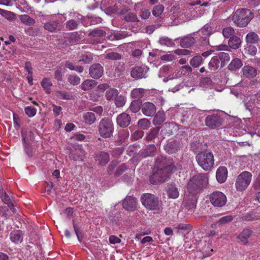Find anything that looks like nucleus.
<instances>
[{
    "mask_svg": "<svg viewBox=\"0 0 260 260\" xmlns=\"http://www.w3.org/2000/svg\"><path fill=\"white\" fill-rule=\"evenodd\" d=\"M181 169V166L177 164L176 166L172 165H167L162 168L157 169L150 178V182L152 184L164 182L169 178L171 173L175 170Z\"/></svg>",
    "mask_w": 260,
    "mask_h": 260,
    "instance_id": "nucleus-1",
    "label": "nucleus"
},
{
    "mask_svg": "<svg viewBox=\"0 0 260 260\" xmlns=\"http://www.w3.org/2000/svg\"><path fill=\"white\" fill-rule=\"evenodd\" d=\"M209 177L207 174H198L193 176L188 183L187 189L190 193L200 191L208 184Z\"/></svg>",
    "mask_w": 260,
    "mask_h": 260,
    "instance_id": "nucleus-2",
    "label": "nucleus"
},
{
    "mask_svg": "<svg viewBox=\"0 0 260 260\" xmlns=\"http://www.w3.org/2000/svg\"><path fill=\"white\" fill-rule=\"evenodd\" d=\"M253 17V13L249 10L240 9L234 13L232 19L236 26L243 27L246 26Z\"/></svg>",
    "mask_w": 260,
    "mask_h": 260,
    "instance_id": "nucleus-3",
    "label": "nucleus"
},
{
    "mask_svg": "<svg viewBox=\"0 0 260 260\" xmlns=\"http://www.w3.org/2000/svg\"><path fill=\"white\" fill-rule=\"evenodd\" d=\"M196 160L199 165L205 171L211 170L214 166V156L210 152L204 151L199 153L196 156Z\"/></svg>",
    "mask_w": 260,
    "mask_h": 260,
    "instance_id": "nucleus-4",
    "label": "nucleus"
},
{
    "mask_svg": "<svg viewBox=\"0 0 260 260\" xmlns=\"http://www.w3.org/2000/svg\"><path fill=\"white\" fill-rule=\"evenodd\" d=\"M142 204L148 209L159 211L161 209L158 198L150 193L143 194L141 197Z\"/></svg>",
    "mask_w": 260,
    "mask_h": 260,
    "instance_id": "nucleus-5",
    "label": "nucleus"
},
{
    "mask_svg": "<svg viewBox=\"0 0 260 260\" xmlns=\"http://www.w3.org/2000/svg\"><path fill=\"white\" fill-rule=\"evenodd\" d=\"M252 178V174L248 171L241 173L237 177L235 187L239 191L246 190L250 184Z\"/></svg>",
    "mask_w": 260,
    "mask_h": 260,
    "instance_id": "nucleus-6",
    "label": "nucleus"
},
{
    "mask_svg": "<svg viewBox=\"0 0 260 260\" xmlns=\"http://www.w3.org/2000/svg\"><path fill=\"white\" fill-rule=\"evenodd\" d=\"M114 130L113 124L109 118H103L100 122L99 131L100 135L105 138H110Z\"/></svg>",
    "mask_w": 260,
    "mask_h": 260,
    "instance_id": "nucleus-7",
    "label": "nucleus"
},
{
    "mask_svg": "<svg viewBox=\"0 0 260 260\" xmlns=\"http://www.w3.org/2000/svg\"><path fill=\"white\" fill-rule=\"evenodd\" d=\"M209 199L211 204L215 207H222L227 201L225 195L219 191H214L211 193Z\"/></svg>",
    "mask_w": 260,
    "mask_h": 260,
    "instance_id": "nucleus-8",
    "label": "nucleus"
},
{
    "mask_svg": "<svg viewBox=\"0 0 260 260\" xmlns=\"http://www.w3.org/2000/svg\"><path fill=\"white\" fill-rule=\"evenodd\" d=\"M206 125L210 128H215L222 124V118L218 114L208 116L205 120Z\"/></svg>",
    "mask_w": 260,
    "mask_h": 260,
    "instance_id": "nucleus-9",
    "label": "nucleus"
},
{
    "mask_svg": "<svg viewBox=\"0 0 260 260\" xmlns=\"http://www.w3.org/2000/svg\"><path fill=\"white\" fill-rule=\"evenodd\" d=\"M69 157L75 160L83 161L85 158V152L82 146H76L75 149L69 154Z\"/></svg>",
    "mask_w": 260,
    "mask_h": 260,
    "instance_id": "nucleus-10",
    "label": "nucleus"
},
{
    "mask_svg": "<svg viewBox=\"0 0 260 260\" xmlns=\"http://www.w3.org/2000/svg\"><path fill=\"white\" fill-rule=\"evenodd\" d=\"M90 76L94 79H99L102 76L104 72L103 67L99 63L92 65L89 70Z\"/></svg>",
    "mask_w": 260,
    "mask_h": 260,
    "instance_id": "nucleus-11",
    "label": "nucleus"
},
{
    "mask_svg": "<svg viewBox=\"0 0 260 260\" xmlns=\"http://www.w3.org/2000/svg\"><path fill=\"white\" fill-rule=\"evenodd\" d=\"M142 113L146 116H152L156 112L155 106L152 103H144L141 106Z\"/></svg>",
    "mask_w": 260,
    "mask_h": 260,
    "instance_id": "nucleus-12",
    "label": "nucleus"
},
{
    "mask_svg": "<svg viewBox=\"0 0 260 260\" xmlns=\"http://www.w3.org/2000/svg\"><path fill=\"white\" fill-rule=\"evenodd\" d=\"M148 69L145 67H135L131 71V76L133 78L138 79L146 77Z\"/></svg>",
    "mask_w": 260,
    "mask_h": 260,
    "instance_id": "nucleus-13",
    "label": "nucleus"
},
{
    "mask_svg": "<svg viewBox=\"0 0 260 260\" xmlns=\"http://www.w3.org/2000/svg\"><path fill=\"white\" fill-rule=\"evenodd\" d=\"M123 208L129 211H134L137 206V200L133 197H127L122 203Z\"/></svg>",
    "mask_w": 260,
    "mask_h": 260,
    "instance_id": "nucleus-14",
    "label": "nucleus"
},
{
    "mask_svg": "<svg viewBox=\"0 0 260 260\" xmlns=\"http://www.w3.org/2000/svg\"><path fill=\"white\" fill-rule=\"evenodd\" d=\"M95 161L101 166H105L110 160L109 155L105 152H99L95 155Z\"/></svg>",
    "mask_w": 260,
    "mask_h": 260,
    "instance_id": "nucleus-15",
    "label": "nucleus"
},
{
    "mask_svg": "<svg viewBox=\"0 0 260 260\" xmlns=\"http://www.w3.org/2000/svg\"><path fill=\"white\" fill-rule=\"evenodd\" d=\"M116 120L118 125L121 127H125L129 124L131 117L127 113H122L117 116Z\"/></svg>",
    "mask_w": 260,
    "mask_h": 260,
    "instance_id": "nucleus-16",
    "label": "nucleus"
},
{
    "mask_svg": "<svg viewBox=\"0 0 260 260\" xmlns=\"http://www.w3.org/2000/svg\"><path fill=\"white\" fill-rule=\"evenodd\" d=\"M227 175L228 171L225 167H220L216 171V179L220 183H223L225 181Z\"/></svg>",
    "mask_w": 260,
    "mask_h": 260,
    "instance_id": "nucleus-17",
    "label": "nucleus"
},
{
    "mask_svg": "<svg viewBox=\"0 0 260 260\" xmlns=\"http://www.w3.org/2000/svg\"><path fill=\"white\" fill-rule=\"evenodd\" d=\"M243 75L248 78H253L257 75L256 70L253 67L246 66L242 69Z\"/></svg>",
    "mask_w": 260,
    "mask_h": 260,
    "instance_id": "nucleus-18",
    "label": "nucleus"
},
{
    "mask_svg": "<svg viewBox=\"0 0 260 260\" xmlns=\"http://www.w3.org/2000/svg\"><path fill=\"white\" fill-rule=\"evenodd\" d=\"M10 238L11 241L15 244H18L22 241L23 233L20 230L14 231L10 233Z\"/></svg>",
    "mask_w": 260,
    "mask_h": 260,
    "instance_id": "nucleus-19",
    "label": "nucleus"
},
{
    "mask_svg": "<svg viewBox=\"0 0 260 260\" xmlns=\"http://www.w3.org/2000/svg\"><path fill=\"white\" fill-rule=\"evenodd\" d=\"M167 192L169 198L173 199L178 198L179 196V190L174 184H170L168 186Z\"/></svg>",
    "mask_w": 260,
    "mask_h": 260,
    "instance_id": "nucleus-20",
    "label": "nucleus"
},
{
    "mask_svg": "<svg viewBox=\"0 0 260 260\" xmlns=\"http://www.w3.org/2000/svg\"><path fill=\"white\" fill-rule=\"evenodd\" d=\"M44 27L45 30L52 32H56L60 30L58 22L54 21L46 22L44 24Z\"/></svg>",
    "mask_w": 260,
    "mask_h": 260,
    "instance_id": "nucleus-21",
    "label": "nucleus"
},
{
    "mask_svg": "<svg viewBox=\"0 0 260 260\" xmlns=\"http://www.w3.org/2000/svg\"><path fill=\"white\" fill-rule=\"evenodd\" d=\"M97 84V82L92 79H87L84 80L80 85L83 90H89L93 88Z\"/></svg>",
    "mask_w": 260,
    "mask_h": 260,
    "instance_id": "nucleus-22",
    "label": "nucleus"
},
{
    "mask_svg": "<svg viewBox=\"0 0 260 260\" xmlns=\"http://www.w3.org/2000/svg\"><path fill=\"white\" fill-rule=\"evenodd\" d=\"M0 197L2 199V201L5 204H7L8 206L10 208V209L13 212H15V209L13 205L11 203V200L10 197L3 190L1 191Z\"/></svg>",
    "mask_w": 260,
    "mask_h": 260,
    "instance_id": "nucleus-23",
    "label": "nucleus"
},
{
    "mask_svg": "<svg viewBox=\"0 0 260 260\" xmlns=\"http://www.w3.org/2000/svg\"><path fill=\"white\" fill-rule=\"evenodd\" d=\"M260 105V95L255 94L251 101H249L245 104L246 109L251 111L254 105Z\"/></svg>",
    "mask_w": 260,
    "mask_h": 260,
    "instance_id": "nucleus-24",
    "label": "nucleus"
},
{
    "mask_svg": "<svg viewBox=\"0 0 260 260\" xmlns=\"http://www.w3.org/2000/svg\"><path fill=\"white\" fill-rule=\"evenodd\" d=\"M252 232L249 229H244L238 237V239L243 244L247 243L248 239L250 237Z\"/></svg>",
    "mask_w": 260,
    "mask_h": 260,
    "instance_id": "nucleus-25",
    "label": "nucleus"
},
{
    "mask_svg": "<svg viewBox=\"0 0 260 260\" xmlns=\"http://www.w3.org/2000/svg\"><path fill=\"white\" fill-rule=\"evenodd\" d=\"M41 84L46 93L48 94L50 93L51 87L52 86V83L50 78H44L41 81Z\"/></svg>",
    "mask_w": 260,
    "mask_h": 260,
    "instance_id": "nucleus-26",
    "label": "nucleus"
},
{
    "mask_svg": "<svg viewBox=\"0 0 260 260\" xmlns=\"http://www.w3.org/2000/svg\"><path fill=\"white\" fill-rule=\"evenodd\" d=\"M241 43V39L236 36L232 37L228 42L229 47L234 49L238 48L240 46Z\"/></svg>",
    "mask_w": 260,
    "mask_h": 260,
    "instance_id": "nucleus-27",
    "label": "nucleus"
},
{
    "mask_svg": "<svg viewBox=\"0 0 260 260\" xmlns=\"http://www.w3.org/2000/svg\"><path fill=\"white\" fill-rule=\"evenodd\" d=\"M194 39L193 37L187 36L181 40L180 45L184 48H188L194 43Z\"/></svg>",
    "mask_w": 260,
    "mask_h": 260,
    "instance_id": "nucleus-28",
    "label": "nucleus"
},
{
    "mask_svg": "<svg viewBox=\"0 0 260 260\" xmlns=\"http://www.w3.org/2000/svg\"><path fill=\"white\" fill-rule=\"evenodd\" d=\"M118 94V91L116 89L111 88L106 91L105 97L107 100L112 101L114 100Z\"/></svg>",
    "mask_w": 260,
    "mask_h": 260,
    "instance_id": "nucleus-29",
    "label": "nucleus"
},
{
    "mask_svg": "<svg viewBox=\"0 0 260 260\" xmlns=\"http://www.w3.org/2000/svg\"><path fill=\"white\" fill-rule=\"evenodd\" d=\"M242 66V62L240 59L235 58L231 62L229 66V69L231 71H237Z\"/></svg>",
    "mask_w": 260,
    "mask_h": 260,
    "instance_id": "nucleus-30",
    "label": "nucleus"
},
{
    "mask_svg": "<svg viewBox=\"0 0 260 260\" xmlns=\"http://www.w3.org/2000/svg\"><path fill=\"white\" fill-rule=\"evenodd\" d=\"M219 63L218 57L217 56H213L209 62V69L211 71H215L218 68Z\"/></svg>",
    "mask_w": 260,
    "mask_h": 260,
    "instance_id": "nucleus-31",
    "label": "nucleus"
},
{
    "mask_svg": "<svg viewBox=\"0 0 260 260\" xmlns=\"http://www.w3.org/2000/svg\"><path fill=\"white\" fill-rule=\"evenodd\" d=\"M166 119L165 113L158 111L154 117L153 123L155 125L161 124Z\"/></svg>",
    "mask_w": 260,
    "mask_h": 260,
    "instance_id": "nucleus-32",
    "label": "nucleus"
},
{
    "mask_svg": "<svg viewBox=\"0 0 260 260\" xmlns=\"http://www.w3.org/2000/svg\"><path fill=\"white\" fill-rule=\"evenodd\" d=\"M259 40L258 36L254 32L248 33L246 36V41L248 44L256 43Z\"/></svg>",
    "mask_w": 260,
    "mask_h": 260,
    "instance_id": "nucleus-33",
    "label": "nucleus"
},
{
    "mask_svg": "<svg viewBox=\"0 0 260 260\" xmlns=\"http://www.w3.org/2000/svg\"><path fill=\"white\" fill-rule=\"evenodd\" d=\"M145 93L143 88H135L132 90L131 96L133 99H140L144 96Z\"/></svg>",
    "mask_w": 260,
    "mask_h": 260,
    "instance_id": "nucleus-34",
    "label": "nucleus"
},
{
    "mask_svg": "<svg viewBox=\"0 0 260 260\" xmlns=\"http://www.w3.org/2000/svg\"><path fill=\"white\" fill-rule=\"evenodd\" d=\"M0 15L9 21H12L16 17V15L13 12L2 9H0Z\"/></svg>",
    "mask_w": 260,
    "mask_h": 260,
    "instance_id": "nucleus-35",
    "label": "nucleus"
},
{
    "mask_svg": "<svg viewBox=\"0 0 260 260\" xmlns=\"http://www.w3.org/2000/svg\"><path fill=\"white\" fill-rule=\"evenodd\" d=\"M19 18L22 23L27 25H32L35 23V20L26 14L20 15Z\"/></svg>",
    "mask_w": 260,
    "mask_h": 260,
    "instance_id": "nucleus-36",
    "label": "nucleus"
},
{
    "mask_svg": "<svg viewBox=\"0 0 260 260\" xmlns=\"http://www.w3.org/2000/svg\"><path fill=\"white\" fill-rule=\"evenodd\" d=\"M243 219L246 220H254L260 219V212L252 211L243 217Z\"/></svg>",
    "mask_w": 260,
    "mask_h": 260,
    "instance_id": "nucleus-37",
    "label": "nucleus"
},
{
    "mask_svg": "<svg viewBox=\"0 0 260 260\" xmlns=\"http://www.w3.org/2000/svg\"><path fill=\"white\" fill-rule=\"evenodd\" d=\"M200 35L203 38H206L212 34V28L208 24L204 25L200 30Z\"/></svg>",
    "mask_w": 260,
    "mask_h": 260,
    "instance_id": "nucleus-38",
    "label": "nucleus"
},
{
    "mask_svg": "<svg viewBox=\"0 0 260 260\" xmlns=\"http://www.w3.org/2000/svg\"><path fill=\"white\" fill-rule=\"evenodd\" d=\"M84 118L85 123L89 125L93 123L96 120L94 114L90 112H87L85 114Z\"/></svg>",
    "mask_w": 260,
    "mask_h": 260,
    "instance_id": "nucleus-39",
    "label": "nucleus"
},
{
    "mask_svg": "<svg viewBox=\"0 0 260 260\" xmlns=\"http://www.w3.org/2000/svg\"><path fill=\"white\" fill-rule=\"evenodd\" d=\"M142 102L140 100H134L131 102L129 109L133 113H137L140 109Z\"/></svg>",
    "mask_w": 260,
    "mask_h": 260,
    "instance_id": "nucleus-40",
    "label": "nucleus"
},
{
    "mask_svg": "<svg viewBox=\"0 0 260 260\" xmlns=\"http://www.w3.org/2000/svg\"><path fill=\"white\" fill-rule=\"evenodd\" d=\"M114 100L115 105L117 107H122L125 104L126 98L123 95H118L114 99Z\"/></svg>",
    "mask_w": 260,
    "mask_h": 260,
    "instance_id": "nucleus-41",
    "label": "nucleus"
},
{
    "mask_svg": "<svg viewBox=\"0 0 260 260\" xmlns=\"http://www.w3.org/2000/svg\"><path fill=\"white\" fill-rule=\"evenodd\" d=\"M159 43L164 46L171 47L174 45V43L172 40L167 37H162L159 39Z\"/></svg>",
    "mask_w": 260,
    "mask_h": 260,
    "instance_id": "nucleus-42",
    "label": "nucleus"
},
{
    "mask_svg": "<svg viewBox=\"0 0 260 260\" xmlns=\"http://www.w3.org/2000/svg\"><path fill=\"white\" fill-rule=\"evenodd\" d=\"M150 122L146 118H143L139 120L138 122V126L143 129H147L150 126Z\"/></svg>",
    "mask_w": 260,
    "mask_h": 260,
    "instance_id": "nucleus-43",
    "label": "nucleus"
},
{
    "mask_svg": "<svg viewBox=\"0 0 260 260\" xmlns=\"http://www.w3.org/2000/svg\"><path fill=\"white\" fill-rule=\"evenodd\" d=\"M235 34L234 29L231 27H226L223 29L222 30V34L225 38H229L233 37V36Z\"/></svg>",
    "mask_w": 260,
    "mask_h": 260,
    "instance_id": "nucleus-44",
    "label": "nucleus"
},
{
    "mask_svg": "<svg viewBox=\"0 0 260 260\" xmlns=\"http://www.w3.org/2000/svg\"><path fill=\"white\" fill-rule=\"evenodd\" d=\"M202 56H196L191 59L190 63L193 68H197L202 63Z\"/></svg>",
    "mask_w": 260,
    "mask_h": 260,
    "instance_id": "nucleus-45",
    "label": "nucleus"
},
{
    "mask_svg": "<svg viewBox=\"0 0 260 260\" xmlns=\"http://www.w3.org/2000/svg\"><path fill=\"white\" fill-rule=\"evenodd\" d=\"M202 251L205 256H209L212 254L213 250L210 244L208 242L207 244H205V246L203 247Z\"/></svg>",
    "mask_w": 260,
    "mask_h": 260,
    "instance_id": "nucleus-46",
    "label": "nucleus"
},
{
    "mask_svg": "<svg viewBox=\"0 0 260 260\" xmlns=\"http://www.w3.org/2000/svg\"><path fill=\"white\" fill-rule=\"evenodd\" d=\"M92 60V55L90 53H85L82 56L81 59L79 60V62H83L84 63H89Z\"/></svg>",
    "mask_w": 260,
    "mask_h": 260,
    "instance_id": "nucleus-47",
    "label": "nucleus"
},
{
    "mask_svg": "<svg viewBox=\"0 0 260 260\" xmlns=\"http://www.w3.org/2000/svg\"><path fill=\"white\" fill-rule=\"evenodd\" d=\"M69 82L73 85H77L80 82V78L76 75H70L68 77Z\"/></svg>",
    "mask_w": 260,
    "mask_h": 260,
    "instance_id": "nucleus-48",
    "label": "nucleus"
},
{
    "mask_svg": "<svg viewBox=\"0 0 260 260\" xmlns=\"http://www.w3.org/2000/svg\"><path fill=\"white\" fill-rule=\"evenodd\" d=\"M158 132L159 129L157 128H154L152 129L146 136L147 140L148 141H151L154 138H155L158 134Z\"/></svg>",
    "mask_w": 260,
    "mask_h": 260,
    "instance_id": "nucleus-49",
    "label": "nucleus"
},
{
    "mask_svg": "<svg viewBox=\"0 0 260 260\" xmlns=\"http://www.w3.org/2000/svg\"><path fill=\"white\" fill-rule=\"evenodd\" d=\"M164 7L161 5L155 6L152 11V14L156 17L159 16L164 11Z\"/></svg>",
    "mask_w": 260,
    "mask_h": 260,
    "instance_id": "nucleus-50",
    "label": "nucleus"
},
{
    "mask_svg": "<svg viewBox=\"0 0 260 260\" xmlns=\"http://www.w3.org/2000/svg\"><path fill=\"white\" fill-rule=\"evenodd\" d=\"M245 49L246 51L251 56L255 55L257 53L256 47L252 44L247 45V46Z\"/></svg>",
    "mask_w": 260,
    "mask_h": 260,
    "instance_id": "nucleus-51",
    "label": "nucleus"
},
{
    "mask_svg": "<svg viewBox=\"0 0 260 260\" xmlns=\"http://www.w3.org/2000/svg\"><path fill=\"white\" fill-rule=\"evenodd\" d=\"M212 80L209 78H205L201 82V86L205 88L210 87L212 85Z\"/></svg>",
    "mask_w": 260,
    "mask_h": 260,
    "instance_id": "nucleus-52",
    "label": "nucleus"
},
{
    "mask_svg": "<svg viewBox=\"0 0 260 260\" xmlns=\"http://www.w3.org/2000/svg\"><path fill=\"white\" fill-rule=\"evenodd\" d=\"M106 58L109 59L118 60L121 58V55L118 53L111 52L106 54Z\"/></svg>",
    "mask_w": 260,
    "mask_h": 260,
    "instance_id": "nucleus-53",
    "label": "nucleus"
},
{
    "mask_svg": "<svg viewBox=\"0 0 260 260\" xmlns=\"http://www.w3.org/2000/svg\"><path fill=\"white\" fill-rule=\"evenodd\" d=\"M124 19L126 21H138V18L136 15L133 13H129L127 14L125 17Z\"/></svg>",
    "mask_w": 260,
    "mask_h": 260,
    "instance_id": "nucleus-54",
    "label": "nucleus"
},
{
    "mask_svg": "<svg viewBox=\"0 0 260 260\" xmlns=\"http://www.w3.org/2000/svg\"><path fill=\"white\" fill-rule=\"evenodd\" d=\"M77 23L74 20H71L68 21L66 24V28L69 30H73L77 27Z\"/></svg>",
    "mask_w": 260,
    "mask_h": 260,
    "instance_id": "nucleus-55",
    "label": "nucleus"
},
{
    "mask_svg": "<svg viewBox=\"0 0 260 260\" xmlns=\"http://www.w3.org/2000/svg\"><path fill=\"white\" fill-rule=\"evenodd\" d=\"M89 35L93 37H102L105 35V32L101 29H96L91 31Z\"/></svg>",
    "mask_w": 260,
    "mask_h": 260,
    "instance_id": "nucleus-56",
    "label": "nucleus"
},
{
    "mask_svg": "<svg viewBox=\"0 0 260 260\" xmlns=\"http://www.w3.org/2000/svg\"><path fill=\"white\" fill-rule=\"evenodd\" d=\"M217 56L218 59L221 60V62L228 61L230 59L229 54L225 52H219Z\"/></svg>",
    "mask_w": 260,
    "mask_h": 260,
    "instance_id": "nucleus-57",
    "label": "nucleus"
},
{
    "mask_svg": "<svg viewBox=\"0 0 260 260\" xmlns=\"http://www.w3.org/2000/svg\"><path fill=\"white\" fill-rule=\"evenodd\" d=\"M187 197H185L184 199L183 204L186 207H188L190 209H193L196 207V200L194 198H193L192 196L191 197V200L190 203L188 205L187 202Z\"/></svg>",
    "mask_w": 260,
    "mask_h": 260,
    "instance_id": "nucleus-58",
    "label": "nucleus"
},
{
    "mask_svg": "<svg viewBox=\"0 0 260 260\" xmlns=\"http://www.w3.org/2000/svg\"><path fill=\"white\" fill-rule=\"evenodd\" d=\"M233 219V216L232 215H226L221 217L218 222L221 224H225L231 222Z\"/></svg>",
    "mask_w": 260,
    "mask_h": 260,
    "instance_id": "nucleus-59",
    "label": "nucleus"
},
{
    "mask_svg": "<svg viewBox=\"0 0 260 260\" xmlns=\"http://www.w3.org/2000/svg\"><path fill=\"white\" fill-rule=\"evenodd\" d=\"M25 112L29 117H33L36 114V110L30 107H27L25 108Z\"/></svg>",
    "mask_w": 260,
    "mask_h": 260,
    "instance_id": "nucleus-60",
    "label": "nucleus"
},
{
    "mask_svg": "<svg viewBox=\"0 0 260 260\" xmlns=\"http://www.w3.org/2000/svg\"><path fill=\"white\" fill-rule=\"evenodd\" d=\"M56 95L62 99H70V95L68 94L66 92L61 91H57L56 92Z\"/></svg>",
    "mask_w": 260,
    "mask_h": 260,
    "instance_id": "nucleus-61",
    "label": "nucleus"
},
{
    "mask_svg": "<svg viewBox=\"0 0 260 260\" xmlns=\"http://www.w3.org/2000/svg\"><path fill=\"white\" fill-rule=\"evenodd\" d=\"M109 242L112 244L120 243L121 240L116 236L112 235L109 237Z\"/></svg>",
    "mask_w": 260,
    "mask_h": 260,
    "instance_id": "nucleus-62",
    "label": "nucleus"
},
{
    "mask_svg": "<svg viewBox=\"0 0 260 260\" xmlns=\"http://www.w3.org/2000/svg\"><path fill=\"white\" fill-rule=\"evenodd\" d=\"M73 138L75 139L76 140L80 141H83L86 138V136H84L83 134L79 133H76L74 134Z\"/></svg>",
    "mask_w": 260,
    "mask_h": 260,
    "instance_id": "nucleus-63",
    "label": "nucleus"
},
{
    "mask_svg": "<svg viewBox=\"0 0 260 260\" xmlns=\"http://www.w3.org/2000/svg\"><path fill=\"white\" fill-rule=\"evenodd\" d=\"M253 187L256 190H260V174L253 183Z\"/></svg>",
    "mask_w": 260,
    "mask_h": 260,
    "instance_id": "nucleus-64",
    "label": "nucleus"
}]
</instances>
